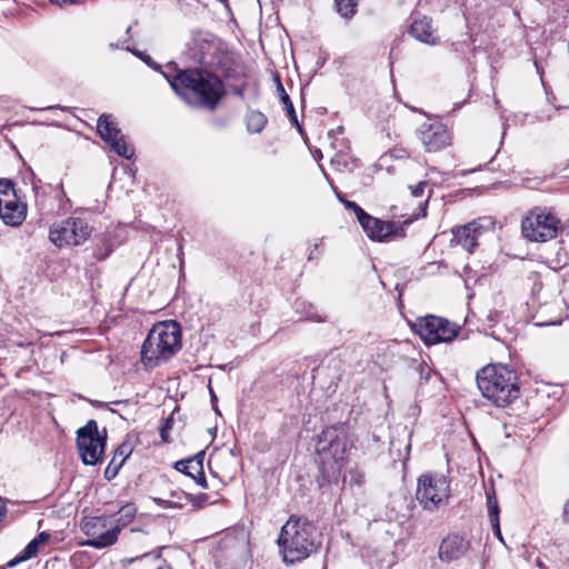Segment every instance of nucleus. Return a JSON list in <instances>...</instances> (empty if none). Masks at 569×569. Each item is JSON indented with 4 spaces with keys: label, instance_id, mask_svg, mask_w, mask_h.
I'll return each mask as SVG.
<instances>
[{
    "label": "nucleus",
    "instance_id": "obj_1",
    "mask_svg": "<svg viewBox=\"0 0 569 569\" xmlns=\"http://www.w3.org/2000/svg\"><path fill=\"white\" fill-rule=\"evenodd\" d=\"M172 90L189 104L213 111L224 96V86L218 76L199 69L179 71L169 78Z\"/></svg>",
    "mask_w": 569,
    "mask_h": 569
},
{
    "label": "nucleus",
    "instance_id": "obj_2",
    "mask_svg": "<svg viewBox=\"0 0 569 569\" xmlns=\"http://www.w3.org/2000/svg\"><path fill=\"white\" fill-rule=\"evenodd\" d=\"M277 546L282 561L292 565L309 558L318 550L320 542L312 522L291 515L280 529Z\"/></svg>",
    "mask_w": 569,
    "mask_h": 569
},
{
    "label": "nucleus",
    "instance_id": "obj_3",
    "mask_svg": "<svg viewBox=\"0 0 569 569\" xmlns=\"http://www.w3.org/2000/svg\"><path fill=\"white\" fill-rule=\"evenodd\" d=\"M349 430L345 423L326 427L316 438V452L323 480L337 483L350 447Z\"/></svg>",
    "mask_w": 569,
    "mask_h": 569
},
{
    "label": "nucleus",
    "instance_id": "obj_4",
    "mask_svg": "<svg viewBox=\"0 0 569 569\" xmlns=\"http://www.w3.org/2000/svg\"><path fill=\"white\" fill-rule=\"evenodd\" d=\"M481 395L496 407H506L520 396L517 373L503 365H489L477 372Z\"/></svg>",
    "mask_w": 569,
    "mask_h": 569
},
{
    "label": "nucleus",
    "instance_id": "obj_5",
    "mask_svg": "<svg viewBox=\"0 0 569 569\" xmlns=\"http://www.w3.org/2000/svg\"><path fill=\"white\" fill-rule=\"evenodd\" d=\"M181 328L177 321L156 323L141 347V361L154 368L171 359L181 349Z\"/></svg>",
    "mask_w": 569,
    "mask_h": 569
},
{
    "label": "nucleus",
    "instance_id": "obj_6",
    "mask_svg": "<svg viewBox=\"0 0 569 569\" xmlns=\"http://www.w3.org/2000/svg\"><path fill=\"white\" fill-rule=\"evenodd\" d=\"M190 49L193 58L206 67L229 71L236 64V53L212 33L197 32Z\"/></svg>",
    "mask_w": 569,
    "mask_h": 569
},
{
    "label": "nucleus",
    "instance_id": "obj_7",
    "mask_svg": "<svg viewBox=\"0 0 569 569\" xmlns=\"http://www.w3.org/2000/svg\"><path fill=\"white\" fill-rule=\"evenodd\" d=\"M92 230L84 218L72 216L50 227L49 240L58 248L78 247L90 238Z\"/></svg>",
    "mask_w": 569,
    "mask_h": 569
},
{
    "label": "nucleus",
    "instance_id": "obj_8",
    "mask_svg": "<svg viewBox=\"0 0 569 569\" xmlns=\"http://www.w3.org/2000/svg\"><path fill=\"white\" fill-rule=\"evenodd\" d=\"M450 497V482L439 473H423L418 478L416 498L426 510H436Z\"/></svg>",
    "mask_w": 569,
    "mask_h": 569
},
{
    "label": "nucleus",
    "instance_id": "obj_9",
    "mask_svg": "<svg viewBox=\"0 0 569 569\" xmlns=\"http://www.w3.org/2000/svg\"><path fill=\"white\" fill-rule=\"evenodd\" d=\"M560 220L550 212L535 209L522 220L523 236L530 241L545 242L557 236Z\"/></svg>",
    "mask_w": 569,
    "mask_h": 569
},
{
    "label": "nucleus",
    "instance_id": "obj_10",
    "mask_svg": "<svg viewBox=\"0 0 569 569\" xmlns=\"http://www.w3.org/2000/svg\"><path fill=\"white\" fill-rule=\"evenodd\" d=\"M77 446L84 465L99 462L104 451L106 436H101L96 420H89L77 431Z\"/></svg>",
    "mask_w": 569,
    "mask_h": 569
},
{
    "label": "nucleus",
    "instance_id": "obj_11",
    "mask_svg": "<svg viewBox=\"0 0 569 569\" xmlns=\"http://www.w3.org/2000/svg\"><path fill=\"white\" fill-rule=\"evenodd\" d=\"M415 330L427 345H436L453 340L459 327L445 318L426 316L417 320Z\"/></svg>",
    "mask_w": 569,
    "mask_h": 569
},
{
    "label": "nucleus",
    "instance_id": "obj_12",
    "mask_svg": "<svg viewBox=\"0 0 569 569\" xmlns=\"http://www.w3.org/2000/svg\"><path fill=\"white\" fill-rule=\"evenodd\" d=\"M27 217V204L22 202L9 179H0V219L7 226L18 227Z\"/></svg>",
    "mask_w": 569,
    "mask_h": 569
},
{
    "label": "nucleus",
    "instance_id": "obj_13",
    "mask_svg": "<svg viewBox=\"0 0 569 569\" xmlns=\"http://www.w3.org/2000/svg\"><path fill=\"white\" fill-rule=\"evenodd\" d=\"M107 519L106 516L82 519L80 528L89 539L81 546L103 549L116 543L114 530L107 529Z\"/></svg>",
    "mask_w": 569,
    "mask_h": 569
},
{
    "label": "nucleus",
    "instance_id": "obj_14",
    "mask_svg": "<svg viewBox=\"0 0 569 569\" xmlns=\"http://www.w3.org/2000/svg\"><path fill=\"white\" fill-rule=\"evenodd\" d=\"M97 130L100 137L120 157L130 159L133 156V148L127 142L121 130L110 120V117L102 114L97 122Z\"/></svg>",
    "mask_w": 569,
    "mask_h": 569
},
{
    "label": "nucleus",
    "instance_id": "obj_15",
    "mask_svg": "<svg viewBox=\"0 0 569 569\" xmlns=\"http://www.w3.org/2000/svg\"><path fill=\"white\" fill-rule=\"evenodd\" d=\"M418 138L426 151L437 152L451 143L448 128L441 122H423L418 131Z\"/></svg>",
    "mask_w": 569,
    "mask_h": 569
},
{
    "label": "nucleus",
    "instance_id": "obj_16",
    "mask_svg": "<svg viewBox=\"0 0 569 569\" xmlns=\"http://www.w3.org/2000/svg\"><path fill=\"white\" fill-rule=\"evenodd\" d=\"M470 542L458 533H450L442 539L439 546V559L451 562L462 558L469 550Z\"/></svg>",
    "mask_w": 569,
    "mask_h": 569
},
{
    "label": "nucleus",
    "instance_id": "obj_17",
    "mask_svg": "<svg viewBox=\"0 0 569 569\" xmlns=\"http://www.w3.org/2000/svg\"><path fill=\"white\" fill-rule=\"evenodd\" d=\"M483 227L479 221H472L453 229L452 242L461 246L468 252H473L478 246V240L483 233Z\"/></svg>",
    "mask_w": 569,
    "mask_h": 569
},
{
    "label": "nucleus",
    "instance_id": "obj_18",
    "mask_svg": "<svg viewBox=\"0 0 569 569\" xmlns=\"http://www.w3.org/2000/svg\"><path fill=\"white\" fill-rule=\"evenodd\" d=\"M204 452H199L189 459H182L174 463L176 470L194 480L196 483L207 489L208 483L203 472Z\"/></svg>",
    "mask_w": 569,
    "mask_h": 569
},
{
    "label": "nucleus",
    "instance_id": "obj_19",
    "mask_svg": "<svg viewBox=\"0 0 569 569\" xmlns=\"http://www.w3.org/2000/svg\"><path fill=\"white\" fill-rule=\"evenodd\" d=\"M409 34L416 40L429 46H437L440 42L432 27V20L426 16L412 21L409 28Z\"/></svg>",
    "mask_w": 569,
    "mask_h": 569
},
{
    "label": "nucleus",
    "instance_id": "obj_20",
    "mask_svg": "<svg viewBox=\"0 0 569 569\" xmlns=\"http://www.w3.org/2000/svg\"><path fill=\"white\" fill-rule=\"evenodd\" d=\"M367 236L375 241H385L395 233V224L372 216H368L361 223Z\"/></svg>",
    "mask_w": 569,
    "mask_h": 569
},
{
    "label": "nucleus",
    "instance_id": "obj_21",
    "mask_svg": "<svg viewBox=\"0 0 569 569\" xmlns=\"http://www.w3.org/2000/svg\"><path fill=\"white\" fill-rule=\"evenodd\" d=\"M50 539V535L46 531L40 532L36 538H33L26 548L21 551L19 556H17L14 559L9 561L8 566L13 567L19 562L27 561L31 558H33L38 552L40 546L48 542Z\"/></svg>",
    "mask_w": 569,
    "mask_h": 569
},
{
    "label": "nucleus",
    "instance_id": "obj_22",
    "mask_svg": "<svg viewBox=\"0 0 569 569\" xmlns=\"http://www.w3.org/2000/svg\"><path fill=\"white\" fill-rule=\"evenodd\" d=\"M137 511L138 509L134 503H126L116 513V523L110 527L111 530H114L116 542L118 541V537L121 530L130 525L136 518Z\"/></svg>",
    "mask_w": 569,
    "mask_h": 569
},
{
    "label": "nucleus",
    "instance_id": "obj_23",
    "mask_svg": "<svg viewBox=\"0 0 569 569\" xmlns=\"http://www.w3.org/2000/svg\"><path fill=\"white\" fill-rule=\"evenodd\" d=\"M246 122H247V129L249 132L260 133L264 129L268 120H267V117L262 112L257 111V110H251L246 116Z\"/></svg>",
    "mask_w": 569,
    "mask_h": 569
},
{
    "label": "nucleus",
    "instance_id": "obj_24",
    "mask_svg": "<svg viewBox=\"0 0 569 569\" xmlns=\"http://www.w3.org/2000/svg\"><path fill=\"white\" fill-rule=\"evenodd\" d=\"M277 91L279 92L280 100L284 104V108L287 110V113H288L291 122L295 123L298 127L299 131H301V127L298 123V119H297L295 107H293V104H292V102L290 100V97L286 92V90H284V88H283L279 77H277Z\"/></svg>",
    "mask_w": 569,
    "mask_h": 569
},
{
    "label": "nucleus",
    "instance_id": "obj_25",
    "mask_svg": "<svg viewBox=\"0 0 569 569\" xmlns=\"http://www.w3.org/2000/svg\"><path fill=\"white\" fill-rule=\"evenodd\" d=\"M357 0H335L336 11L345 19H351L357 13Z\"/></svg>",
    "mask_w": 569,
    "mask_h": 569
},
{
    "label": "nucleus",
    "instance_id": "obj_26",
    "mask_svg": "<svg viewBox=\"0 0 569 569\" xmlns=\"http://www.w3.org/2000/svg\"><path fill=\"white\" fill-rule=\"evenodd\" d=\"M486 498H487V508H488L489 520L496 522L497 519H499L500 509H499L498 500L496 498L495 489L487 491Z\"/></svg>",
    "mask_w": 569,
    "mask_h": 569
},
{
    "label": "nucleus",
    "instance_id": "obj_27",
    "mask_svg": "<svg viewBox=\"0 0 569 569\" xmlns=\"http://www.w3.org/2000/svg\"><path fill=\"white\" fill-rule=\"evenodd\" d=\"M47 188H51V186L43 187L41 184L40 180L34 181L32 183V190L34 192L36 204L40 210L46 209V196L48 193Z\"/></svg>",
    "mask_w": 569,
    "mask_h": 569
},
{
    "label": "nucleus",
    "instance_id": "obj_28",
    "mask_svg": "<svg viewBox=\"0 0 569 569\" xmlns=\"http://www.w3.org/2000/svg\"><path fill=\"white\" fill-rule=\"evenodd\" d=\"M112 252V246L109 240L103 239L100 243H97L93 249V257L101 261L107 259Z\"/></svg>",
    "mask_w": 569,
    "mask_h": 569
},
{
    "label": "nucleus",
    "instance_id": "obj_29",
    "mask_svg": "<svg viewBox=\"0 0 569 569\" xmlns=\"http://www.w3.org/2000/svg\"><path fill=\"white\" fill-rule=\"evenodd\" d=\"M121 49L131 52L133 56H136L137 58L141 59L146 64H148L153 70H160V68H161L160 64L154 62L152 60V58L149 54L144 53L143 51H140L138 49L131 48L130 46H121Z\"/></svg>",
    "mask_w": 569,
    "mask_h": 569
},
{
    "label": "nucleus",
    "instance_id": "obj_30",
    "mask_svg": "<svg viewBox=\"0 0 569 569\" xmlns=\"http://www.w3.org/2000/svg\"><path fill=\"white\" fill-rule=\"evenodd\" d=\"M350 485H355V486H362L366 481V475L362 470L358 469V468H355V469H351L350 472Z\"/></svg>",
    "mask_w": 569,
    "mask_h": 569
},
{
    "label": "nucleus",
    "instance_id": "obj_31",
    "mask_svg": "<svg viewBox=\"0 0 569 569\" xmlns=\"http://www.w3.org/2000/svg\"><path fill=\"white\" fill-rule=\"evenodd\" d=\"M427 182L426 181H421L419 182L418 184L416 186H411L410 187V190H411V194L416 198H419V197H422L423 196V192H425V188L427 187Z\"/></svg>",
    "mask_w": 569,
    "mask_h": 569
},
{
    "label": "nucleus",
    "instance_id": "obj_32",
    "mask_svg": "<svg viewBox=\"0 0 569 569\" xmlns=\"http://www.w3.org/2000/svg\"><path fill=\"white\" fill-rule=\"evenodd\" d=\"M356 217H357V220L359 221V223H361L368 216L369 213H367L360 206L357 204V208H355L353 210H351Z\"/></svg>",
    "mask_w": 569,
    "mask_h": 569
},
{
    "label": "nucleus",
    "instance_id": "obj_33",
    "mask_svg": "<svg viewBox=\"0 0 569 569\" xmlns=\"http://www.w3.org/2000/svg\"><path fill=\"white\" fill-rule=\"evenodd\" d=\"M52 4H56L60 8H67L69 6H73L77 3V0H49Z\"/></svg>",
    "mask_w": 569,
    "mask_h": 569
},
{
    "label": "nucleus",
    "instance_id": "obj_34",
    "mask_svg": "<svg viewBox=\"0 0 569 569\" xmlns=\"http://www.w3.org/2000/svg\"><path fill=\"white\" fill-rule=\"evenodd\" d=\"M153 501L159 507H162V508H171V507L176 506L174 503L170 502L169 500H166V499H162V498H153Z\"/></svg>",
    "mask_w": 569,
    "mask_h": 569
},
{
    "label": "nucleus",
    "instance_id": "obj_35",
    "mask_svg": "<svg viewBox=\"0 0 569 569\" xmlns=\"http://www.w3.org/2000/svg\"><path fill=\"white\" fill-rule=\"evenodd\" d=\"M491 523V527H492V530H493V533L497 536V538H499L500 540H502V536H501V531H500V522H499V519H497V521H490Z\"/></svg>",
    "mask_w": 569,
    "mask_h": 569
},
{
    "label": "nucleus",
    "instance_id": "obj_36",
    "mask_svg": "<svg viewBox=\"0 0 569 569\" xmlns=\"http://www.w3.org/2000/svg\"><path fill=\"white\" fill-rule=\"evenodd\" d=\"M339 200L345 204V207L349 210H353L355 208H357V203L353 202V201H349V200H346V199H342L341 197H339Z\"/></svg>",
    "mask_w": 569,
    "mask_h": 569
},
{
    "label": "nucleus",
    "instance_id": "obj_37",
    "mask_svg": "<svg viewBox=\"0 0 569 569\" xmlns=\"http://www.w3.org/2000/svg\"><path fill=\"white\" fill-rule=\"evenodd\" d=\"M117 471H118L117 468L111 469V466H108L106 471H104V476H106L107 479H111V478H113L117 475Z\"/></svg>",
    "mask_w": 569,
    "mask_h": 569
},
{
    "label": "nucleus",
    "instance_id": "obj_38",
    "mask_svg": "<svg viewBox=\"0 0 569 569\" xmlns=\"http://www.w3.org/2000/svg\"><path fill=\"white\" fill-rule=\"evenodd\" d=\"M306 318L309 320H315V321H323V319L321 317H319L316 312H312V311H307Z\"/></svg>",
    "mask_w": 569,
    "mask_h": 569
},
{
    "label": "nucleus",
    "instance_id": "obj_39",
    "mask_svg": "<svg viewBox=\"0 0 569 569\" xmlns=\"http://www.w3.org/2000/svg\"><path fill=\"white\" fill-rule=\"evenodd\" d=\"M563 521L569 522V499L566 501L562 511Z\"/></svg>",
    "mask_w": 569,
    "mask_h": 569
},
{
    "label": "nucleus",
    "instance_id": "obj_40",
    "mask_svg": "<svg viewBox=\"0 0 569 569\" xmlns=\"http://www.w3.org/2000/svg\"><path fill=\"white\" fill-rule=\"evenodd\" d=\"M57 191H58V196L61 198V199H66V201H69V199L67 198V194L64 192V189H63V184L60 183L57 186Z\"/></svg>",
    "mask_w": 569,
    "mask_h": 569
},
{
    "label": "nucleus",
    "instance_id": "obj_41",
    "mask_svg": "<svg viewBox=\"0 0 569 569\" xmlns=\"http://www.w3.org/2000/svg\"><path fill=\"white\" fill-rule=\"evenodd\" d=\"M160 436H161V439H162L164 442H169V441H170V438H169V431L167 430V428H161V429H160Z\"/></svg>",
    "mask_w": 569,
    "mask_h": 569
},
{
    "label": "nucleus",
    "instance_id": "obj_42",
    "mask_svg": "<svg viewBox=\"0 0 569 569\" xmlns=\"http://www.w3.org/2000/svg\"><path fill=\"white\" fill-rule=\"evenodd\" d=\"M172 422H173L172 417H169L168 419H166V421L161 428H167V430L169 431L172 427Z\"/></svg>",
    "mask_w": 569,
    "mask_h": 569
},
{
    "label": "nucleus",
    "instance_id": "obj_43",
    "mask_svg": "<svg viewBox=\"0 0 569 569\" xmlns=\"http://www.w3.org/2000/svg\"><path fill=\"white\" fill-rule=\"evenodd\" d=\"M6 513V507L3 505V501L0 499V519L4 516Z\"/></svg>",
    "mask_w": 569,
    "mask_h": 569
},
{
    "label": "nucleus",
    "instance_id": "obj_44",
    "mask_svg": "<svg viewBox=\"0 0 569 569\" xmlns=\"http://www.w3.org/2000/svg\"><path fill=\"white\" fill-rule=\"evenodd\" d=\"M109 48H110L111 50H116V49H119V48H121V47H120L119 44H117V43L111 42V43H109Z\"/></svg>",
    "mask_w": 569,
    "mask_h": 569
},
{
    "label": "nucleus",
    "instance_id": "obj_45",
    "mask_svg": "<svg viewBox=\"0 0 569 569\" xmlns=\"http://www.w3.org/2000/svg\"><path fill=\"white\" fill-rule=\"evenodd\" d=\"M319 246H320V242H319V243H315V248H313V250L310 252L309 259H312L313 252L319 248Z\"/></svg>",
    "mask_w": 569,
    "mask_h": 569
},
{
    "label": "nucleus",
    "instance_id": "obj_46",
    "mask_svg": "<svg viewBox=\"0 0 569 569\" xmlns=\"http://www.w3.org/2000/svg\"><path fill=\"white\" fill-rule=\"evenodd\" d=\"M138 558H130V559H126L124 561L128 562V563H132L133 561H136Z\"/></svg>",
    "mask_w": 569,
    "mask_h": 569
},
{
    "label": "nucleus",
    "instance_id": "obj_47",
    "mask_svg": "<svg viewBox=\"0 0 569 569\" xmlns=\"http://www.w3.org/2000/svg\"><path fill=\"white\" fill-rule=\"evenodd\" d=\"M236 92H237V94L242 96V90L241 89H238Z\"/></svg>",
    "mask_w": 569,
    "mask_h": 569
},
{
    "label": "nucleus",
    "instance_id": "obj_48",
    "mask_svg": "<svg viewBox=\"0 0 569 569\" xmlns=\"http://www.w3.org/2000/svg\"><path fill=\"white\" fill-rule=\"evenodd\" d=\"M138 530H139L138 528H131V529H130V531H131V532H136V531H138Z\"/></svg>",
    "mask_w": 569,
    "mask_h": 569
},
{
    "label": "nucleus",
    "instance_id": "obj_49",
    "mask_svg": "<svg viewBox=\"0 0 569 569\" xmlns=\"http://www.w3.org/2000/svg\"><path fill=\"white\" fill-rule=\"evenodd\" d=\"M130 31H131V27H128V29H127V31H126V32H127V34H129V33H130Z\"/></svg>",
    "mask_w": 569,
    "mask_h": 569
}]
</instances>
